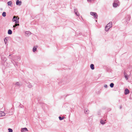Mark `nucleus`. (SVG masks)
<instances>
[{
  "label": "nucleus",
  "mask_w": 132,
  "mask_h": 132,
  "mask_svg": "<svg viewBox=\"0 0 132 132\" xmlns=\"http://www.w3.org/2000/svg\"><path fill=\"white\" fill-rule=\"evenodd\" d=\"M37 50V48L35 47H34L33 48L32 51L33 52H35Z\"/></svg>",
  "instance_id": "nucleus-25"
},
{
  "label": "nucleus",
  "mask_w": 132,
  "mask_h": 132,
  "mask_svg": "<svg viewBox=\"0 0 132 132\" xmlns=\"http://www.w3.org/2000/svg\"><path fill=\"white\" fill-rule=\"evenodd\" d=\"M130 18V16L129 15H127L125 19L127 23H128V22L129 21Z\"/></svg>",
  "instance_id": "nucleus-5"
},
{
  "label": "nucleus",
  "mask_w": 132,
  "mask_h": 132,
  "mask_svg": "<svg viewBox=\"0 0 132 132\" xmlns=\"http://www.w3.org/2000/svg\"><path fill=\"white\" fill-rule=\"evenodd\" d=\"M110 86L111 88H113L114 86V84L113 83H111L110 84Z\"/></svg>",
  "instance_id": "nucleus-23"
},
{
  "label": "nucleus",
  "mask_w": 132,
  "mask_h": 132,
  "mask_svg": "<svg viewBox=\"0 0 132 132\" xmlns=\"http://www.w3.org/2000/svg\"><path fill=\"white\" fill-rule=\"evenodd\" d=\"M68 95V94L67 95H66H66H63V97H66L67 96V95Z\"/></svg>",
  "instance_id": "nucleus-32"
},
{
  "label": "nucleus",
  "mask_w": 132,
  "mask_h": 132,
  "mask_svg": "<svg viewBox=\"0 0 132 132\" xmlns=\"http://www.w3.org/2000/svg\"><path fill=\"white\" fill-rule=\"evenodd\" d=\"M90 13L91 15L93 16L95 18L97 19V18L98 15L96 12H90Z\"/></svg>",
  "instance_id": "nucleus-3"
},
{
  "label": "nucleus",
  "mask_w": 132,
  "mask_h": 132,
  "mask_svg": "<svg viewBox=\"0 0 132 132\" xmlns=\"http://www.w3.org/2000/svg\"><path fill=\"white\" fill-rule=\"evenodd\" d=\"M7 33L9 35H11L12 34V31L10 29H9L8 30Z\"/></svg>",
  "instance_id": "nucleus-17"
},
{
  "label": "nucleus",
  "mask_w": 132,
  "mask_h": 132,
  "mask_svg": "<svg viewBox=\"0 0 132 132\" xmlns=\"http://www.w3.org/2000/svg\"><path fill=\"white\" fill-rule=\"evenodd\" d=\"M129 93V90L127 88H126L125 91L124 93L125 95H127Z\"/></svg>",
  "instance_id": "nucleus-10"
},
{
  "label": "nucleus",
  "mask_w": 132,
  "mask_h": 132,
  "mask_svg": "<svg viewBox=\"0 0 132 132\" xmlns=\"http://www.w3.org/2000/svg\"><path fill=\"white\" fill-rule=\"evenodd\" d=\"M114 2H115V3H117L119 2V1L118 0H115L114 1Z\"/></svg>",
  "instance_id": "nucleus-29"
},
{
  "label": "nucleus",
  "mask_w": 132,
  "mask_h": 132,
  "mask_svg": "<svg viewBox=\"0 0 132 132\" xmlns=\"http://www.w3.org/2000/svg\"><path fill=\"white\" fill-rule=\"evenodd\" d=\"M28 130L27 128H22L21 130V132H26Z\"/></svg>",
  "instance_id": "nucleus-8"
},
{
  "label": "nucleus",
  "mask_w": 132,
  "mask_h": 132,
  "mask_svg": "<svg viewBox=\"0 0 132 132\" xmlns=\"http://www.w3.org/2000/svg\"><path fill=\"white\" fill-rule=\"evenodd\" d=\"M104 87L105 88H107L108 87V86L106 85H104Z\"/></svg>",
  "instance_id": "nucleus-30"
},
{
  "label": "nucleus",
  "mask_w": 132,
  "mask_h": 132,
  "mask_svg": "<svg viewBox=\"0 0 132 132\" xmlns=\"http://www.w3.org/2000/svg\"><path fill=\"white\" fill-rule=\"evenodd\" d=\"M124 75L125 78L126 80H127L128 79V76L126 73H124Z\"/></svg>",
  "instance_id": "nucleus-13"
},
{
  "label": "nucleus",
  "mask_w": 132,
  "mask_h": 132,
  "mask_svg": "<svg viewBox=\"0 0 132 132\" xmlns=\"http://www.w3.org/2000/svg\"><path fill=\"white\" fill-rule=\"evenodd\" d=\"M8 130H9V132H13V130L12 129L9 128L8 129Z\"/></svg>",
  "instance_id": "nucleus-27"
},
{
  "label": "nucleus",
  "mask_w": 132,
  "mask_h": 132,
  "mask_svg": "<svg viewBox=\"0 0 132 132\" xmlns=\"http://www.w3.org/2000/svg\"><path fill=\"white\" fill-rule=\"evenodd\" d=\"M5 115V113L3 111H0V117L4 116Z\"/></svg>",
  "instance_id": "nucleus-14"
},
{
  "label": "nucleus",
  "mask_w": 132,
  "mask_h": 132,
  "mask_svg": "<svg viewBox=\"0 0 132 132\" xmlns=\"http://www.w3.org/2000/svg\"><path fill=\"white\" fill-rule=\"evenodd\" d=\"M6 38H5L4 40V41L5 42V44H6V42H7V40L6 39Z\"/></svg>",
  "instance_id": "nucleus-28"
},
{
  "label": "nucleus",
  "mask_w": 132,
  "mask_h": 132,
  "mask_svg": "<svg viewBox=\"0 0 132 132\" xmlns=\"http://www.w3.org/2000/svg\"><path fill=\"white\" fill-rule=\"evenodd\" d=\"M2 16L3 17H5L6 16V13L5 12H3L2 13Z\"/></svg>",
  "instance_id": "nucleus-22"
},
{
  "label": "nucleus",
  "mask_w": 132,
  "mask_h": 132,
  "mask_svg": "<svg viewBox=\"0 0 132 132\" xmlns=\"http://www.w3.org/2000/svg\"><path fill=\"white\" fill-rule=\"evenodd\" d=\"M21 3L22 2L21 1H19V0H16V4L17 5L20 6L21 5Z\"/></svg>",
  "instance_id": "nucleus-7"
},
{
  "label": "nucleus",
  "mask_w": 132,
  "mask_h": 132,
  "mask_svg": "<svg viewBox=\"0 0 132 132\" xmlns=\"http://www.w3.org/2000/svg\"><path fill=\"white\" fill-rule=\"evenodd\" d=\"M11 55V54H10V55H9V56H10Z\"/></svg>",
  "instance_id": "nucleus-37"
},
{
  "label": "nucleus",
  "mask_w": 132,
  "mask_h": 132,
  "mask_svg": "<svg viewBox=\"0 0 132 132\" xmlns=\"http://www.w3.org/2000/svg\"><path fill=\"white\" fill-rule=\"evenodd\" d=\"M64 117H61V116H59V119L60 120H63L64 119Z\"/></svg>",
  "instance_id": "nucleus-20"
},
{
  "label": "nucleus",
  "mask_w": 132,
  "mask_h": 132,
  "mask_svg": "<svg viewBox=\"0 0 132 132\" xmlns=\"http://www.w3.org/2000/svg\"><path fill=\"white\" fill-rule=\"evenodd\" d=\"M100 112H98V115H100Z\"/></svg>",
  "instance_id": "nucleus-33"
},
{
  "label": "nucleus",
  "mask_w": 132,
  "mask_h": 132,
  "mask_svg": "<svg viewBox=\"0 0 132 132\" xmlns=\"http://www.w3.org/2000/svg\"><path fill=\"white\" fill-rule=\"evenodd\" d=\"M113 7H116L119 6L118 4L117 3H115L114 2L113 4Z\"/></svg>",
  "instance_id": "nucleus-12"
},
{
  "label": "nucleus",
  "mask_w": 132,
  "mask_h": 132,
  "mask_svg": "<svg viewBox=\"0 0 132 132\" xmlns=\"http://www.w3.org/2000/svg\"><path fill=\"white\" fill-rule=\"evenodd\" d=\"M100 122L102 125H104L105 123V122L102 119H101Z\"/></svg>",
  "instance_id": "nucleus-15"
},
{
  "label": "nucleus",
  "mask_w": 132,
  "mask_h": 132,
  "mask_svg": "<svg viewBox=\"0 0 132 132\" xmlns=\"http://www.w3.org/2000/svg\"><path fill=\"white\" fill-rule=\"evenodd\" d=\"M89 110L88 109H86L84 110V112L86 114H88V113Z\"/></svg>",
  "instance_id": "nucleus-21"
},
{
  "label": "nucleus",
  "mask_w": 132,
  "mask_h": 132,
  "mask_svg": "<svg viewBox=\"0 0 132 132\" xmlns=\"http://www.w3.org/2000/svg\"><path fill=\"white\" fill-rule=\"evenodd\" d=\"M16 26L15 25H14L13 26V28H15Z\"/></svg>",
  "instance_id": "nucleus-35"
},
{
  "label": "nucleus",
  "mask_w": 132,
  "mask_h": 132,
  "mask_svg": "<svg viewBox=\"0 0 132 132\" xmlns=\"http://www.w3.org/2000/svg\"><path fill=\"white\" fill-rule=\"evenodd\" d=\"M16 24L15 25L16 26H19V24H17L16 23Z\"/></svg>",
  "instance_id": "nucleus-31"
},
{
  "label": "nucleus",
  "mask_w": 132,
  "mask_h": 132,
  "mask_svg": "<svg viewBox=\"0 0 132 132\" xmlns=\"http://www.w3.org/2000/svg\"><path fill=\"white\" fill-rule=\"evenodd\" d=\"M59 81H60L59 82H58V84L59 85H60V84L61 83H62L63 84L65 82V81H63L62 80H61L60 79H59Z\"/></svg>",
  "instance_id": "nucleus-11"
},
{
  "label": "nucleus",
  "mask_w": 132,
  "mask_h": 132,
  "mask_svg": "<svg viewBox=\"0 0 132 132\" xmlns=\"http://www.w3.org/2000/svg\"><path fill=\"white\" fill-rule=\"evenodd\" d=\"M90 68L92 70H94V65L93 64H91L90 65Z\"/></svg>",
  "instance_id": "nucleus-18"
},
{
  "label": "nucleus",
  "mask_w": 132,
  "mask_h": 132,
  "mask_svg": "<svg viewBox=\"0 0 132 132\" xmlns=\"http://www.w3.org/2000/svg\"><path fill=\"white\" fill-rule=\"evenodd\" d=\"M112 23L111 22H110L108 23L106 26L107 27H109V28H110L112 27Z\"/></svg>",
  "instance_id": "nucleus-9"
},
{
  "label": "nucleus",
  "mask_w": 132,
  "mask_h": 132,
  "mask_svg": "<svg viewBox=\"0 0 132 132\" xmlns=\"http://www.w3.org/2000/svg\"><path fill=\"white\" fill-rule=\"evenodd\" d=\"M122 108V106H120V108L121 109Z\"/></svg>",
  "instance_id": "nucleus-36"
},
{
  "label": "nucleus",
  "mask_w": 132,
  "mask_h": 132,
  "mask_svg": "<svg viewBox=\"0 0 132 132\" xmlns=\"http://www.w3.org/2000/svg\"><path fill=\"white\" fill-rule=\"evenodd\" d=\"M25 85L27 86L28 88H31L33 87V86L29 82L26 81H24Z\"/></svg>",
  "instance_id": "nucleus-1"
},
{
  "label": "nucleus",
  "mask_w": 132,
  "mask_h": 132,
  "mask_svg": "<svg viewBox=\"0 0 132 132\" xmlns=\"http://www.w3.org/2000/svg\"><path fill=\"white\" fill-rule=\"evenodd\" d=\"M17 20H18V19L17 17L16 16H14L12 19V21L13 22H15V23H16L19 22L18 21H17Z\"/></svg>",
  "instance_id": "nucleus-4"
},
{
  "label": "nucleus",
  "mask_w": 132,
  "mask_h": 132,
  "mask_svg": "<svg viewBox=\"0 0 132 132\" xmlns=\"http://www.w3.org/2000/svg\"><path fill=\"white\" fill-rule=\"evenodd\" d=\"M77 9H74V12L75 14L76 15L78 16H79V13L77 11Z\"/></svg>",
  "instance_id": "nucleus-6"
},
{
  "label": "nucleus",
  "mask_w": 132,
  "mask_h": 132,
  "mask_svg": "<svg viewBox=\"0 0 132 132\" xmlns=\"http://www.w3.org/2000/svg\"><path fill=\"white\" fill-rule=\"evenodd\" d=\"M110 28H109V27H107L106 26L105 28V30L106 31H108L109 30V29H110Z\"/></svg>",
  "instance_id": "nucleus-24"
},
{
  "label": "nucleus",
  "mask_w": 132,
  "mask_h": 132,
  "mask_svg": "<svg viewBox=\"0 0 132 132\" xmlns=\"http://www.w3.org/2000/svg\"><path fill=\"white\" fill-rule=\"evenodd\" d=\"M12 2L11 1H10L7 2V4L8 5L11 6L12 4Z\"/></svg>",
  "instance_id": "nucleus-19"
},
{
  "label": "nucleus",
  "mask_w": 132,
  "mask_h": 132,
  "mask_svg": "<svg viewBox=\"0 0 132 132\" xmlns=\"http://www.w3.org/2000/svg\"><path fill=\"white\" fill-rule=\"evenodd\" d=\"M30 32L29 31H27L25 32L26 35V36H28L30 35Z\"/></svg>",
  "instance_id": "nucleus-16"
},
{
  "label": "nucleus",
  "mask_w": 132,
  "mask_h": 132,
  "mask_svg": "<svg viewBox=\"0 0 132 132\" xmlns=\"http://www.w3.org/2000/svg\"><path fill=\"white\" fill-rule=\"evenodd\" d=\"M4 60L5 61H6V60L7 59L6 58H4Z\"/></svg>",
  "instance_id": "nucleus-34"
},
{
  "label": "nucleus",
  "mask_w": 132,
  "mask_h": 132,
  "mask_svg": "<svg viewBox=\"0 0 132 132\" xmlns=\"http://www.w3.org/2000/svg\"><path fill=\"white\" fill-rule=\"evenodd\" d=\"M14 85H15V87L17 88H19L22 85V84L21 82H17L16 83H14Z\"/></svg>",
  "instance_id": "nucleus-2"
},
{
  "label": "nucleus",
  "mask_w": 132,
  "mask_h": 132,
  "mask_svg": "<svg viewBox=\"0 0 132 132\" xmlns=\"http://www.w3.org/2000/svg\"><path fill=\"white\" fill-rule=\"evenodd\" d=\"M20 57L19 56H17L16 58V60L18 61H19L20 60Z\"/></svg>",
  "instance_id": "nucleus-26"
}]
</instances>
